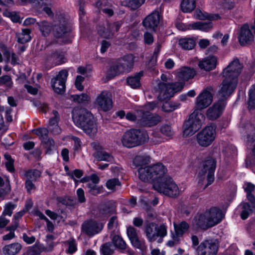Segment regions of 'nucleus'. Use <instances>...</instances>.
Returning a JSON list of instances; mask_svg holds the SVG:
<instances>
[{
    "instance_id": "nucleus-1",
    "label": "nucleus",
    "mask_w": 255,
    "mask_h": 255,
    "mask_svg": "<svg viewBox=\"0 0 255 255\" xmlns=\"http://www.w3.org/2000/svg\"><path fill=\"white\" fill-rule=\"evenodd\" d=\"M242 69V64L238 59H236L223 69L222 75L224 79L218 92L219 96L222 99L219 100L207 110L206 115L210 120H215L222 114L226 105L225 99L229 97L236 89L238 77Z\"/></svg>"
},
{
    "instance_id": "nucleus-2",
    "label": "nucleus",
    "mask_w": 255,
    "mask_h": 255,
    "mask_svg": "<svg viewBox=\"0 0 255 255\" xmlns=\"http://www.w3.org/2000/svg\"><path fill=\"white\" fill-rule=\"evenodd\" d=\"M166 173L165 167L158 163L151 166L140 168L138 178L143 182H151L154 189L159 193L171 197H176L180 194L179 187Z\"/></svg>"
},
{
    "instance_id": "nucleus-3",
    "label": "nucleus",
    "mask_w": 255,
    "mask_h": 255,
    "mask_svg": "<svg viewBox=\"0 0 255 255\" xmlns=\"http://www.w3.org/2000/svg\"><path fill=\"white\" fill-rule=\"evenodd\" d=\"M223 218V212L220 208L212 207L197 213L193 220L192 224L196 228L207 230L219 224Z\"/></svg>"
},
{
    "instance_id": "nucleus-4",
    "label": "nucleus",
    "mask_w": 255,
    "mask_h": 255,
    "mask_svg": "<svg viewBox=\"0 0 255 255\" xmlns=\"http://www.w3.org/2000/svg\"><path fill=\"white\" fill-rule=\"evenodd\" d=\"M75 124L81 128L85 133L92 136L97 131V127L91 113L85 109H75L72 112Z\"/></svg>"
},
{
    "instance_id": "nucleus-5",
    "label": "nucleus",
    "mask_w": 255,
    "mask_h": 255,
    "mask_svg": "<svg viewBox=\"0 0 255 255\" xmlns=\"http://www.w3.org/2000/svg\"><path fill=\"white\" fill-rule=\"evenodd\" d=\"M63 24H55L53 26L45 21H42L38 23L39 29L44 36L49 35L52 29L54 36L58 39L60 43H67L70 42V29L67 26L65 21Z\"/></svg>"
},
{
    "instance_id": "nucleus-6",
    "label": "nucleus",
    "mask_w": 255,
    "mask_h": 255,
    "mask_svg": "<svg viewBox=\"0 0 255 255\" xmlns=\"http://www.w3.org/2000/svg\"><path fill=\"white\" fill-rule=\"evenodd\" d=\"M160 77L163 82H159L156 88V93L159 100H166L172 97L175 93L180 92L184 87V83L183 82L164 83L167 82V78L163 74Z\"/></svg>"
},
{
    "instance_id": "nucleus-7",
    "label": "nucleus",
    "mask_w": 255,
    "mask_h": 255,
    "mask_svg": "<svg viewBox=\"0 0 255 255\" xmlns=\"http://www.w3.org/2000/svg\"><path fill=\"white\" fill-rule=\"evenodd\" d=\"M147 139L148 134L146 131L131 129L124 134L122 142L124 146L131 148L144 143Z\"/></svg>"
},
{
    "instance_id": "nucleus-8",
    "label": "nucleus",
    "mask_w": 255,
    "mask_h": 255,
    "mask_svg": "<svg viewBox=\"0 0 255 255\" xmlns=\"http://www.w3.org/2000/svg\"><path fill=\"white\" fill-rule=\"evenodd\" d=\"M204 120V115L199 111L195 110L184 124L183 135L186 136L193 135L201 128Z\"/></svg>"
},
{
    "instance_id": "nucleus-9",
    "label": "nucleus",
    "mask_w": 255,
    "mask_h": 255,
    "mask_svg": "<svg viewBox=\"0 0 255 255\" xmlns=\"http://www.w3.org/2000/svg\"><path fill=\"white\" fill-rule=\"evenodd\" d=\"M145 233L149 242L157 240L158 243H160L167 235V228L164 225L157 227L153 223H149L145 227Z\"/></svg>"
},
{
    "instance_id": "nucleus-10",
    "label": "nucleus",
    "mask_w": 255,
    "mask_h": 255,
    "mask_svg": "<svg viewBox=\"0 0 255 255\" xmlns=\"http://www.w3.org/2000/svg\"><path fill=\"white\" fill-rule=\"evenodd\" d=\"M216 136V127L214 125L208 126L197 134L196 141L199 146L206 147L213 143Z\"/></svg>"
},
{
    "instance_id": "nucleus-11",
    "label": "nucleus",
    "mask_w": 255,
    "mask_h": 255,
    "mask_svg": "<svg viewBox=\"0 0 255 255\" xmlns=\"http://www.w3.org/2000/svg\"><path fill=\"white\" fill-rule=\"evenodd\" d=\"M212 89L207 88L201 92L195 100L196 110H202L207 108L213 102Z\"/></svg>"
},
{
    "instance_id": "nucleus-12",
    "label": "nucleus",
    "mask_w": 255,
    "mask_h": 255,
    "mask_svg": "<svg viewBox=\"0 0 255 255\" xmlns=\"http://www.w3.org/2000/svg\"><path fill=\"white\" fill-rule=\"evenodd\" d=\"M176 27L178 29L182 31L199 30L203 31H208L212 28L213 24L210 22L198 21L189 24L177 23L176 24Z\"/></svg>"
},
{
    "instance_id": "nucleus-13",
    "label": "nucleus",
    "mask_w": 255,
    "mask_h": 255,
    "mask_svg": "<svg viewBox=\"0 0 255 255\" xmlns=\"http://www.w3.org/2000/svg\"><path fill=\"white\" fill-rule=\"evenodd\" d=\"M91 146L95 150L93 156L98 161H105L111 163L114 161V158L111 153L107 152L99 143L93 142L91 143Z\"/></svg>"
},
{
    "instance_id": "nucleus-14",
    "label": "nucleus",
    "mask_w": 255,
    "mask_h": 255,
    "mask_svg": "<svg viewBox=\"0 0 255 255\" xmlns=\"http://www.w3.org/2000/svg\"><path fill=\"white\" fill-rule=\"evenodd\" d=\"M68 75L66 70L60 71L57 76L51 80L52 87L55 92L62 93L64 91L65 82Z\"/></svg>"
},
{
    "instance_id": "nucleus-15",
    "label": "nucleus",
    "mask_w": 255,
    "mask_h": 255,
    "mask_svg": "<svg viewBox=\"0 0 255 255\" xmlns=\"http://www.w3.org/2000/svg\"><path fill=\"white\" fill-rule=\"evenodd\" d=\"M238 40L242 46L251 44L254 39V35L248 24H244L240 28L238 35Z\"/></svg>"
},
{
    "instance_id": "nucleus-16",
    "label": "nucleus",
    "mask_w": 255,
    "mask_h": 255,
    "mask_svg": "<svg viewBox=\"0 0 255 255\" xmlns=\"http://www.w3.org/2000/svg\"><path fill=\"white\" fill-rule=\"evenodd\" d=\"M138 123L144 127H152L161 122V117L150 112H143L137 119Z\"/></svg>"
},
{
    "instance_id": "nucleus-17",
    "label": "nucleus",
    "mask_w": 255,
    "mask_h": 255,
    "mask_svg": "<svg viewBox=\"0 0 255 255\" xmlns=\"http://www.w3.org/2000/svg\"><path fill=\"white\" fill-rule=\"evenodd\" d=\"M203 166V169L199 174L202 175L206 173H208V184L206 186L207 187L210 185L214 180V172L216 166V161L215 159L209 157L204 161Z\"/></svg>"
},
{
    "instance_id": "nucleus-18",
    "label": "nucleus",
    "mask_w": 255,
    "mask_h": 255,
    "mask_svg": "<svg viewBox=\"0 0 255 255\" xmlns=\"http://www.w3.org/2000/svg\"><path fill=\"white\" fill-rule=\"evenodd\" d=\"M96 104L99 109L103 111L107 112L110 110L113 106L111 94L107 91L102 92L97 96Z\"/></svg>"
},
{
    "instance_id": "nucleus-19",
    "label": "nucleus",
    "mask_w": 255,
    "mask_h": 255,
    "mask_svg": "<svg viewBox=\"0 0 255 255\" xmlns=\"http://www.w3.org/2000/svg\"><path fill=\"white\" fill-rule=\"evenodd\" d=\"M66 62L65 53L62 51H55L47 54L45 57V62L47 66L53 67Z\"/></svg>"
},
{
    "instance_id": "nucleus-20",
    "label": "nucleus",
    "mask_w": 255,
    "mask_h": 255,
    "mask_svg": "<svg viewBox=\"0 0 255 255\" xmlns=\"http://www.w3.org/2000/svg\"><path fill=\"white\" fill-rule=\"evenodd\" d=\"M103 225L95 220H89L82 225V231L88 236H93L99 233L103 229Z\"/></svg>"
},
{
    "instance_id": "nucleus-21",
    "label": "nucleus",
    "mask_w": 255,
    "mask_h": 255,
    "mask_svg": "<svg viewBox=\"0 0 255 255\" xmlns=\"http://www.w3.org/2000/svg\"><path fill=\"white\" fill-rule=\"evenodd\" d=\"M198 255H216L218 252V245L212 242L205 241L198 248Z\"/></svg>"
},
{
    "instance_id": "nucleus-22",
    "label": "nucleus",
    "mask_w": 255,
    "mask_h": 255,
    "mask_svg": "<svg viewBox=\"0 0 255 255\" xmlns=\"http://www.w3.org/2000/svg\"><path fill=\"white\" fill-rule=\"evenodd\" d=\"M160 21V15L158 11H153L147 15L142 21L144 27L146 29H150L154 30Z\"/></svg>"
},
{
    "instance_id": "nucleus-23",
    "label": "nucleus",
    "mask_w": 255,
    "mask_h": 255,
    "mask_svg": "<svg viewBox=\"0 0 255 255\" xmlns=\"http://www.w3.org/2000/svg\"><path fill=\"white\" fill-rule=\"evenodd\" d=\"M176 78L181 81H186L193 78L195 75V71L193 69L188 67H183L174 71Z\"/></svg>"
},
{
    "instance_id": "nucleus-24",
    "label": "nucleus",
    "mask_w": 255,
    "mask_h": 255,
    "mask_svg": "<svg viewBox=\"0 0 255 255\" xmlns=\"http://www.w3.org/2000/svg\"><path fill=\"white\" fill-rule=\"evenodd\" d=\"M135 58L132 54H128L118 59L117 62L124 72H129L133 66Z\"/></svg>"
},
{
    "instance_id": "nucleus-25",
    "label": "nucleus",
    "mask_w": 255,
    "mask_h": 255,
    "mask_svg": "<svg viewBox=\"0 0 255 255\" xmlns=\"http://www.w3.org/2000/svg\"><path fill=\"white\" fill-rule=\"evenodd\" d=\"M127 233L132 245L134 247L137 249H142L144 247V241L139 239L135 228L132 227H128Z\"/></svg>"
},
{
    "instance_id": "nucleus-26",
    "label": "nucleus",
    "mask_w": 255,
    "mask_h": 255,
    "mask_svg": "<svg viewBox=\"0 0 255 255\" xmlns=\"http://www.w3.org/2000/svg\"><path fill=\"white\" fill-rule=\"evenodd\" d=\"M217 63V58L215 56H208L199 62V67L204 70L209 71L215 69Z\"/></svg>"
},
{
    "instance_id": "nucleus-27",
    "label": "nucleus",
    "mask_w": 255,
    "mask_h": 255,
    "mask_svg": "<svg viewBox=\"0 0 255 255\" xmlns=\"http://www.w3.org/2000/svg\"><path fill=\"white\" fill-rule=\"evenodd\" d=\"M241 131L248 142H252L255 140V128L250 124H247L243 127Z\"/></svg>"
},
{
    "instance_id": "nucleus-28",
    "label": "nucleus",
    "mask_w": 255,
    "mask_h": 255,
    "mask_svg": "<svg viewBox=\"0 0 255 255\" xmlns=\"http://www.w3.org/2000/svg\"><path fill=\"white\" fill-rule=\"evenodd\" d=\"M133 164L136 167H139L138 170L141 168H145L151 165H147L151 162V158L147 155H140L135 156L133 160ZM154 164H153L154 165ZM153 166V165H152ZM138 172V171H137Z\"/></svg>"
},
{
    "instance_id": "nucleus-29",
    "label": "nucleus",
    "mask_w": 255,
    "mask_h": 255,
    "mask_svg": "<svg viewBox=\"0 0 255 255\" xmlns=\"http://www.w3.org/2000/svg\"><path fill=\"white\" fill-rule=\"evenodd\" d=\"M52 114L54 117L51 118L49 120L48 128L53 134H58L60 133L61 129L58 125L59 120V114L56 111H53Z\"/></svg>"
},
{
    "instance_id": "nucleus-30",
    "label": "nucleus",
    "mask_w": 255,
    "mask_h": 255,
    "mask_svg": "<svg viewBox=\"0 0 255 255\" xmlns=\"http://www.w3.org/2000/svg\"><path fill=\"white\" fill-rule=\"evenodd\" d=\"M196 6V0H181L180 7L184 13H190L194 10Z\"/></svg>"
},
{
    "instance_id": "nucleus-31",
    "label": "nucleus",
    "mask_w": 255,
    "mask_h": 255,
    "mask_svg": "<svg viewBox=\"0 0 255 255\" xmlns=\"http://www.w3.org/2000/svg\"><path fill=\"white\" fill-rule=\"evenodd\" d=\"M21 249V246L19 243H13L5 246L2 251L4 255H15L17 254Z\"/></svg>"
},
{
    "instance_id": "nucleus-32",
    "label": "nucleus",
    "mask_w": 255,
    "mask_h": 255,
    "mask_svg": "<svg viewBox=\"0 0 255 255\" xmlns=\"http://www.w3.org/2000/svg\"><path fill=\"white\" fill-rule=\"evenodd\" d=\"M121 25L119 23H114L110 24L106 31L102 32L101 30L99 31V34L105 37H110L114 35L119 30Z\"/></svg>"
},
{
    "instance_id": "nucleus-33",
    "label": "nucleus",
    "mask_w": 255,
    "mask_h": 255,
    "mask_svg": "<svg viewBox=\"0 0 255 255\" xmlns=\"http://www.w3.org/2000/svg\"><path fill=\"white\" fill-rule=\"evenodd\" d=\"M3 55L6 58V63H8L11 58V64L13 65L19 64L20 63V60L19 57L13 52H11L9 50L6 49L3 51Z\"/></svg>"
},
{
    "instance_id": "nucleus-34",
    "label": "nucleus",
    "mask_w": 255,
    "mask_h": 255,
    "mask_svg": "<svg viewBox=\"0 0 255 255\" xmlns=\"http://www.w3.org/2000/svg\"><path fill=\"white\" fill-rule=\"evenodd\" d=\"M143 75V72L140 71L133 77L127 79V83L132 88H136L140 86V79Z\"/></svg>"
},
{
    "instance_id": "nucleus-35",
    "label": "nucleus",
    "mask_w": 255,
    "mask_h": 255,
    "mask_svg": "<svg viewBox=\"0 0 255 255\" xmlns=\"http://www.w3.org/2000/svg\"><path fill=\"white\" fill-rule=\"evenodd\" d=\"M179 44L184 49L191 50L194 47L195 42L193 38H184L179 40Z\"/></svg>"
},
{
    "instance_id": "nucleus-36",
    "label": "nucleus",
    "mask_w": 255,
    "mask_h": 255,
    "mask_svg": "<svg viewBox=\"0 0 255 255\" xmlns=\"http://www.w3.org/2000/svg\"><path fill=\"white\" fill-rule=\"evenodd\" d=\"M30 30L28 29H22V32L16 34L17 41L19 43H24L31 39L30 36Z\"/></svg>"
},
{
    "instance_id": "nucleus-37",
    "label": "nucleus",
    "mask_w": 255,
    "mask_h": 255,
    "mask_svg": "<svg viewBox=\"0 0 255 255\" xmlns=\"http://www.w3.org/2000/svg\"><path fill=\"white\" fill-rule=\"evenodd\" d=\"M41 176V172L37 169H30L25 171L24 176L26 180L36 181Z\"/></svg>"
},
{
    "instance_id": "nucleus-38",
    "label": "nucleus",
    "mask_w": 255,
    "mask_h": 255,
    "mask_svg": "<svg viewBox=\"0 0 255 255\" xmlns=\"http://www.w3.org/2000/svg\"><path fill=\"white\" fill-rule=\"evenodd\" d=\"M70 100L79 104H85L90 101V98L87 94L83 93L81 95H72Z\"/></svg>"
},
{
    "instance_id": "nucleus-39",
    "label": "nucleus",
    "mask_w": 255,
    "mask_h": 255,
    "mask_svg": "<svg viewBox=\"0 0 255 255\" xmlns=\"http://www.w3.org/2000/svg\"><path fill=\"white\" fill-rule=\"evenodd\" d=\"M175 234L181 237L189 228V225L183 221L179 224H174Z\"/></svg>"
},
{
    "instance_id": "nucleus-40",
    "label": "nucleus",
    "mask_w": 255,
    "mask_h": 255,
    "mask_svg": "<svg viewBox=\"0 0 255 255\" xmlns=\"http://www.w3.org/2000/svg\"><path fill=\"white\" fill-rule=\"evenodd\" d=\"M123 72H124L120 66H119L118 63L117 62V63L115 65H113L108 69L107 75L109 79H111Z\"/></svg>"
},
{
    "instance_id": "nucleus-41",
    "label": "nucleus",
    "mask_w": 255,
    "mask_h": 255,
    "mask_svg": "<svg viewBox=\"0 0 255 255\" xmlns=\"http://www.w3.org/2000/svg\"><path fill=\"white\" fill-rule=\"evenodd\" d=\"M194 17L199 19H204L211 18L212 19H218L219 17L218 15H216L215 17L210 16L208 13L203 11L199 9H197L194 13Z\"/></svg>"
},
{
    "instance_id": "nucleus-42",
    "label": "nucleus",
    "mask_w": 255,
    "mask_h": 255,
    "mask_svg": "<svg viewBox=\"0 0 255 255\" xmlns=\"http://www.w3.org/2000/svg\"><path fill=\"white\" fill-rule=\"evenodd\" d=\"M112 242L115 247L121 250L126 249L127 245L123 239L119 236H114L112 239Z\"/></svg>"
},
{
    "instance_id": "nucleus-43",
    "label": "nucleus",
    "mask_w": 255,
    "mask_h": 255,
    "mask_svg": "<svg viewBox=\"0 0 255 255\" xmlns=\"http://www.w3.org/2000/svg\"><path fill=\"white\" fill-rule=\"evenodd\" d=\"M86 186L88 189V192L92 195L98 194L103 191L102 187L99 186L98 184L88 182Z\"/></svg>"
},
{
    "instance_id": "nucleus-44",
    "label": "nucleus",
    "mask_w": 255,
    "mask_h": 255,
    "mask_svg": "<svg viewBox=\"0 0 255 255\" xmlns=\"http://www.w3.org/2000/svg\"><path fill=\"white\" fill-rule=\"evenodd\" d=\"M248 107L250 110L255 109V85L249 91Z\"/></svg>"
},
{
    "instance_id": "nucleus-45",
    "label": "nucleus",
    "mask_w": 255,
    "mask_h": 255,
    "mask_svg": "<svg viewBox=\"0 0 255 255\" xmlns=\"http://www.w3.org/2000/svg\"><path fill=\"white\" fill-rule=\"evenodd\" d=\"M100 252L102 255H112L114 253L112 245L110 243L103 244L100 248Z\"/></svg>"
},
{
    "instance_id": "nucleus-46",
    "label": "nucleus",
    "mask_w": 255,
    "mask_h": 255,
    "mask_svg": "<svg viewBox=\"0 0 255 255\" xmlns=\"http://www.w3.org/2000/svg\"><path fill=\"white\" fill-rule=\"evenodd\" d=\"M32 132L39 137L40 139L42 140V142L47 140L48 138L47 135L48 130L46 128H37L33 130Z\"/></svg>"
},
{
    "instance_id": "nucleus-47",
    "label": "nucleus",
    "mask_w": 255,
    "mask_h": 255,
    "mask_svg": "<svg viewBox=\"0 0 255 255\" xmlns=\"http://www.w3.org/2000/svg\"><path fill=\"white\" fill-rule=\"evenodd\" d=\"M145 0H126L128 6L132 9H136L144 3Z\"/></svg>"
},
{
    "instance_id": "nucleus-48",
    "label": "nucleus",
    "mask_w": 255,
    "mask_h": 255,
    "mask_svg": "<svg viewBox=\"0 0 255 255\" xmlns=\"http://www.w3.org/2000/svg\"><path fill=\"white\" fill-rule=\"evenodd\" d=\"M4 157L5 160V165L8 171L9 172H13L14 168L13 166V160L11 158V156L7 153L4 155Z\"/></svg>"
},
{
    "instance_id": "nucleus-49",
    "label": "nucleus",
    "mask_w": 255,
    "mask_h": 255,
    "mask_svg": "<svg viewBox=\"0 0 255 255\" xmlns=\"http://www.w3.org/2000/svg\"><path fill=\"white\" fill-rule=\"evenodd\" d=\"M178 107V105L173 102H165L162 106V109L165 112H171Z\"/></svg>"
},
{
    "instance_id": "nucleus-50",
    "label": "nucleus",
    "mask_w": 255,
    "mask_h": 255,
    "mask_svg": "<svg viewBox=\"0 0 255 255\" xmlns=\"http://www.w3.org/2000/svg\"><path fill=\"white\" fill-rule=\"evenodd\" d=\"M0 85H4L7 88H11L13 85V82L9 76L4 75L0 78Z\"/></svg>"
},
{
    "instance_id": "nucleus-51",
    "label": "nucleus",
    "mask_w": 255,
    "mask_h": 255,
    "mask_svg": "<svg viewBox=\"0 0 255 255\" xmlns=\"http://www.w3.org/2000/svg\"><path fill=\"white\" fill-rule=\"evenodd\" d=\"M120 185V182L117 178L109 179L106 183V187L109 190H114L116 187Z\"/></svg>"
},
{
    "instance_id": "nucleus-52",
    "label": "nucleus",
    "mask_w": 255,
    "mask_h": 255,
    "mask_svg": "<svg viewBox=\"0 0 255 255\" xmlns=\"http://www.w3.org/2000/svg\"><path fill=\"white\" fill-rule=\"evenodd\" d=\"M251 212V207L249 203H244L243 204V210L241 214V217L242 219H246L249 216Z\"/></svg>"
},
{
    "instance_id": "nucleus-53",
    "label": "nucleus",
    "mask_w": 255,
    "mask_h": 255,
    "mask_svg": "<svg viewBox=\"0 0 255 255\" xmlns=\"http://www.w3.org/2000/svg\"><path fill=\"white\" fill-rule=\"evenodd\" d=\"M160 131L162 134L171 137L174 134V131L170 126L164 125L160 128Z\"/></svg>"
},
{
    "instance_id": "nucleus-54",
    "label": "nucleus",
    "mask_w": 255,
    "mask_h": 255,
    "mask_svg": "<svg viewBox=\"0 0 255 255\" xmlns=\"http://www.w3.org/2000/svg\"><path fill=\"white\" fill-rule=\"evenodd\" d=\"M3 15L9 17L14 22H18L20 21V17L14 11H9L6 10L3 12Z\"/></svg>"
},
{
    "instance_id": "nucleus-55",
    "label": "nucleus",
    "mask_w": 255,
    "mask_h": 255,
    "mask_svg": "<svg viewBox=\"0 0 255 255\" xmlns=\"http://www.w3.org/2000/svg\"><path fill=\"white\" fill-rule=\"evenodd\" d=\"M171 238L172 239L169 240L166 244V245L170 248L178 245L180 241V236L175 234L172 233Z\"/></svg>"
},
{
    "instance_id": "nucleus-56",
    "label": "nucleus",
    "mask_w": 255,
    "mask_h": 255,
    "mask_svg": "<svg viewBox=\"0 0 255 255\" xmlns=\"http://www.w3.org/2000/svg\"><path fill=\"white\" fill-rule=\"evenodd\" d=\"M45 1V0H37L38 6H39L40 8H42L43 10L49 16L52 17L53 16V13L51 10V8L48 6H44Z\"/></svg>"
},
{
    "instance_id": "nucleus-57",
    "label": "nucleus",
    "mask_w": 255,
    "mask_h": 255,
    "mask_svg": "<svg viewBox=\"0 0 255 255\" xmlns=\"http://www.w3.org/2000/svg\"><path fill=\"white\" fill-rule=\"evenodd\" d=\"M157 105L156 102H149L145 104L142 109L140 110L141 113L143 112H149L150 111L153 110Z\"/></svg>"
},
{
    "instance_id": "nucleus-58",
    "label": "nucleus",
    "mask_w": 255,
    "mask_h": 255,
    "mask_svg": "<svg viewBox=\"0 0 255 255\" xmlns=\"http://www.w3.org/2000/svg\"><path fill=\"white\" fill-rule=\"evenodd\" d=\"M15 205L10 203H7L5 205L4 209L2 213V215H8L11 216L12 211L15 208Z\"/></svg>"
},
{
    "instance_id": "nucleus-59",
    "label": "nucleus",
    "mask_w": 255,
    "mask_h": 255,
    "mask_svg": "<svg viewBox=\"0 0 255 255\" xmlns=\"http://www.w3.org/2000/svg\"><path fill=\"white\" fill-rule=\"evenodd\" d=\"M67 174L72 179L76 180V178H80L83 174L82 170L79 169H75L71 172H67Z\"/></svg>"
},
{
    "instance_id": "nucleus-60",
    "label": "nucleus",
    "mask_w": 255,
    "mask_h": 255,
    "mask_svg": "<svg viewBox=\"0 0 255 255\" xmlns=\"http://www.w3.org/2000/svg\"><path fill=\"white\" fill-rule=\"evenodd\" d=\"M144 41L146 44H151L154 41V38L152 34L148 32H145L144 34Z\"/></svg>"
},
{
    "instance_id": "nucleus-61",
    "label": "nucleus",
    "mask_w": 255,
    "mask_h": 255,
    "mask_svg": "<svg viewBox=\"0 0 255 255\" xmlns=\"http://www.w3.org/2000/svg\"><path fill=\"white\" fill-rule=\"evenodd\" d=\"M244 188L247 194L252 193L255 190V185L251 183L247 182L244 184Z\"/></svg>"
},
{
    "instance_id": "nucleus-62",
    "label": "nucleus",
    "mask_w": 255,
    "mask_h": 255,
    "mask_svg": "<svg viewBox=\"0 0 255 255\" xmlns=\"http://www.w3.org/2000/svg\"><path fill=\"white\" fill-rule=\"evenodd\" d=\"M84 80V77L81 76H77L75 80V85L76 87L79 91H82L83 90V86L82 85L81 83Z\"/></svg>"
},
{
    "instance_id": "nucleus-63",
    "label": "nucleus",
    "mask_w": 255,
    "mask_h": 255,
    "mask_svg": "<svg viewBox=\"0 0 255 255\" xmlns=\"http://www.w3.org/2000/svg\"><path fill=\"white\" fill-rule=\"evenodd\" d=\"M71 138L74 141V149L78 151L81 147V141L80 139L76 136H72Z\"/></svg>"
},
{
    "instance_id": "nucleus-64",
    "label": "nucleus",
    "mask_w": 255,
    "mask_h": 255,
    "mask_svg": "<svg viewBox=\"0 0 255 255\" xmlns=\"http://www.w3.org/2000/svg\"><path fill=\"white\" fill-rule=\"evenodd\" d=\"M78 201L81 203L85 202L86 199L85 197L84 190L82 188H78L77 190Z\"/></svg>"
}]
</instances>
